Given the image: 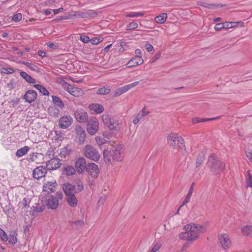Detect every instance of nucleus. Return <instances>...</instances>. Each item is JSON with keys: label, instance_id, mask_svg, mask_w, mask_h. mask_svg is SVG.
<instances>
[{"label": "nucleus", "instance_id": "4c0bfd02", "mask_svg": "<svg viewBox=\"0 0 252 252\" xmlns=\"http://www.w3.org/2000/svg\"><path fill=\"white\" fill-rule=\"evenodd\" d=\"M68 93L74 96L78 97L82 94V90L79 88L73 87Z\"/></svg>", "mask_w": 252, "mask_h": 252}, {"label": "nucleus", "instance_id": "aec40b11", "mask_svg": "<svg viewBox=\"0 0 252 252\" xmlns=\"http://www.w3.org/2000/svg\"><path fill=\"white\" fill-rule=\"evenodd\" d=\"M64 192L65 194H75V193H77V192L76 189V186L73 185L70 183H67L65 188L63 189Z\"/></svg>", "mask_w": 252, "mask_h": 252}, {"label": "nucleus", "instance_id": "4468645a", "mask_svg": "<svg viewBox=\"0 0 252 252\" xmlns=\"http://www.w3.org/2000/svg\"><path fill=\"white\" fill-rule=\"evenodd\" d=\"M86 171L92 178H96L98 175L99 170L97 165L94 163H89L87 164Z\"/></svg>", "mask_w": 252, "mask_h": 252}, {"label": "nucleus", "instance_id": "6ab92c4d", "mask_svg": "<svg viewBox=\"0 0 252 252\" xmlns=\"http://www.w3.org/2000/svg\"><path fill=\"white\" fill-rule=\"evenodd\" d=\"M57 183L56 182H48L43 186V190L48 193L54 192L56 190Z\"/></svg>", "mask_w": 252, "mask_h": 252}, {"label": "nucleus", "instance_id": "37998d69", "mask_svg": "<svg viewBox=\"0 0 252 252\" xmlns=\"http://www.w3.org/2000/svg\"><path fill=\"white\" fill-rule=\"evenodd\" d=\"M204 158H205V155L203 153L200 154L198 155V156L196 159V167H199L201 165V164L202 163L203 161L204 160Z\"/></svg>", "mask_w": 252, "mask_h": 252}, {"label": "nucleus", "instance_id": "8fccbe9b", "mask_svg": "<svg viewBox=\"0 0 252 252\" xmlns=\"http://www.w3.org/2000/svg\"><path fill=\"white\" fill-rule=\"evenodd\" d=\"M8 240L9 243L12 245H14L17 241L16 237L13 234L10 235Z\"/></svg>", "mask_w": 252, "mask_h": 252}, {"label": "nucleus", "instance_id": "e433bc0d", "mask_svg": "<svg viewBox=\"0 0 252 252\" xmlns=\"http://www.w3.org/2000/svg\"><path fill=\"white\" fill-rule=\"evenodd\" d=\"M242 232L245 235L252 237V226L247 225L244 226L242 229Z\"/></svg>", "mask_w": 252, "mask_h": 252}, {"label": "nucleus", "instance_id": "f8f14e48", "mask_svg": "<svg viewBox=\"0 0 252 252\" xmlns=\"http://www.w3.org/2000/svg\"><path fill=\"white\" fill-rule=\"evenodd\" d=\"M47 172V167L44 166H39L33 169L32 171V176L34 179L39 180L45 177Z\"/></svg>", "mask_w": 252, "mask_h": 252}, {"label": "nucleus", "instance_id": "20e7f679", "mask_svg": "<svg viewBox=\"0 0 252 252\" xmlns=\"http://www.w3.org/2000/svg\"><path fill=\"white\" fill-rule=\"evenodd\" d=\"M63 194L62 191H58L55 194L51 195L46 200V205L49 209H56L59 206V201L62 200Z\"/></svg>", "mask_w": 252, "mask_h": 252}, {"label": "nucleus", "instance_id": "1a4fd4ad", "mask_svg": "<svg viewBox=\"0 0 252 252\" xmlns=\"http://www.w3.org/2000/svg\"><path fill=\"white\" fill-rule=\"evenodd\" d=\"M87 166L86 159L83 157L78 158L74 163L76 171L79 174H82L86 170Z\"/></svg>", "mask_w": 252, "mask_h": 252}, {"label": "nucleus", "instance_id": "4be33fe9", "mask_svg": "<svg viewBox=\"0 0 252 252\" xmlns=\"http://www.w3.org/2000/svg\"><path fill=\"white\" fill-rule=\"evenodd\" d=\"M76 171L75 168L72 165H67L63 167V172L67 176L74 175Z\"/></svg>", "mask_w": 252, "mask_h": 252}, {"label": "nucleus", "instance_id": "13d9d810", "mask_svg": "<svg viewBox=\"0 0 252 252\" xmlns=\"http://www.w3.org/2000/svg\"><path fill=\"white\" fill-rule=\"evenodd\" d=\"M95 141L98 145L101 146L105 143L106 140L102 137H96L95 138Z\"/></svg>", "mask_w": 252, "mask_h": 252}, {"label": "nucleus", "instance_id": "c9c22d12", "mask_svg": "<svg viewBox=\"0 0 252 252\" xmlns=\"http://www.w3.org/2000/svg\"><path fill=\"white\" fill-rule=\"evenodd\" d=\"M167 18L166 13H162L155 18V21L159 24H163L165 22Z\"/></svg>", "mask_w": 252, "mask_h": 252}, {"label": "nucleus", "instance_id": "f257e3e1", "mask_svg": "<svg viewBox=\"0 0 252 252\" xmlns=\"http://www.w3.org/2000/svg\"><path fill=\"white\" fill-rule=\"evenodd\" d=\"M183 229L185 231L180 234L179 238L188 241L196 240L199 237L200 233H204L206 231L205 226L195 223L187 224L184 226Z\"/></svg>", "mask_w": 252, "mask_h": 252}, {"label": "nucleus", "instance_id": "774afa93", "mask_svg": "<svg viewBox=\"0 0 252 252\" xmlns=\"http://www.w3.org/2000/svg\"><path fill=\"white\" fill-rule=\"evenodd\" d=\"M160 57V53L159 52L156 53L153 57L151 60V63H153L158 60Z\"/></svg>", "mask_w": 252, "mask_h": 252}, {"label": "nucleus", "instance_id": "dca6fc26", "mask_svg": "<svg viewBox=\"0 0 252 252\" xmlns=\"http://www.w3.org/2000/svg\"><path fill=\"white\" fill-rule=\"evenodd\" d=\"M72 121L73 120L70 116L62 117L59 122V126L61 128H67L71 125Z\"/></svg>", "mask_w": 252, "mask_h": 252}, {"label": "nucleus", "instance_id": "09e8293b", "mask_svg": "<svg viewBox=\"0 0 252 252\" xmlns=\"http://www.w3.org/2000/svg\"><path fill=\"white\" fill-rule=\"evenodd\" d=\"M0 237L2 241L6 242L8 240V237L6 233L1 228H0Z\"/></svg>", "mask_w": 252, "mask_h": 252}, {"label": "nucleus", "instance_id": "680f3d73", "mask_svg": "<svg viewBox=\"0 0 252 252\" xmlns=\"http://www.w3.org/2000/svg\"><path fill=\"white\" fill-rule=\"evenodd\" d=\"M149 113V111H147L145 110V108H143L141 112H140L138 114V116L140 117L141 118L147 116Z\"/></svg>", "mask_w": 252, "mask_h": 252}, {"label": "nucleus", "instance_id": "3c124183", "mask_svg": "<svg viewBox=\"0 0 252 252\" xmlns=\"http://www.w3.org/2000/svg\"><path fill=\"white\" fill-rule=\"evenodd\" d=\"M102 41V38L101 37H94L90 39V42L94 45H96L100 43Z\"/></svg>", "mask_w": 252, "mask_h": 252}, {"label": "nucleus", "instance_id": "b1692460", "mask_svg": "<svg viewBox=\"0 0 252 252\" xmlns=\"http://www.w3.org/2000/svg\"><path fill=\"white\" fill-rule=\"evenodd\" d=\"M90 109L94 111L96 114H100L104 110L103 106L99 104H92L89 106Z\"/></svg>", "mask_w": 252, "mask_h": 252}, {"label": "nucleus", "instance_id": "0e129e2a", "mask_svg": "<svg viewBox=\"0 0 252 252\" xmlns=\"http://www.w3.org/2000/svg\"><path fill=\"white\" fill-rule=\"evenodd\" d=\"M123 94L120 88H119L118 89H117L114 92V94L113 95V96L114 97H117V96H120V95Z\"/></svg>", "mask_w": 252, "mask_h": 252}, {"label": "nucleus", "instance_id": "c756f323", "mask_svg": "<svg viewBox=\"0 0 252 252\" xmlns=\"http://www.w3.org/2000/svg\"><path fill=\"white\" fill-rule=\"evenodd\" d=\"M139 84V81H136L135 82H133L132 83L125 85L124 86H123L122 87H120V89L123 93V94H124L126 92L131 88L134 87L135 86L138 85Z\"/></svg>", "mask_w": 252, "mask_h": 252}, {"label": "nucleus", "instance_id": "a18cd8bd", "mask_svg": "<svg viewBox=\"0 0 252 252\" xmlns=\"http://www.w3.org/2000/svg\"><path fill=\"white\" fill-rule=\"evenodd\" d=\"M216 118H210V119H199L198 118H194L192 119V122L193 124H197L201 122H205L207 121L213 120Z\"/></svg>", "mask_w": 252, "mask_h": 252}, {"label": "nucleus", "instance_id": "de8ad7c7", "mask_svg": "<svg viewBox=\"0 0 252 252\" xmlns=\"http://www.w3.org/2000/svg\"><path fill=\"white\" fill-rule=\"evenodd\" d=\"M138 27V24L136 22H131L128 24L127 26L126 30L127 31H130L132 30H134Z\"/></svg>", "mask_w": 252, "mask_h": 252}, {"label": "nucleus", "instance_id": "bf43d9fd", "mask_svg": "<svg viewBox=\"0 0 252 252\" xmlns=\"http://www.w3.org/2000/svg\"><path fill=\"white\" fill-rule=\"evenodd\" d=\"M80 39L81 41L85 43H88L90 40V37L88 36L85 35H81L80 36Z\"/></svg>", "mask_w": 252, "mask_h": 252}, {"label": "nucleus", "instance_id": "7ed1b4c3", "mask_svg": "<svg viewBox=\"0 0 252 252\" xmlns=\"http://www.w3.org/2000/svg\"><path fill=\"white\" fill-rule=\"evenodd\" d=\"M121 148L120 146L116 147L111 150L105 149L103 151L104 159L106 162H110L111 160L117 161L122 160Z\"/></svg>", "mask_w": 252, "mask_h": 252}, {"label": "nucleus", "instance_id": "5fc2aeb1", "mask_svg": "<svg viewBox=\"0 0 252 252\" xmlns=\"http://www.w3.org/2000/svg\"><path fill=\"white\" fill-rule=\"evenodd\" d=\"M56 135L54 136L55 139L58 141H61L63 139V135L61 132L57 130L55 131Z\"/></svg>", "mask_w": 252, "mask_h": 252}, {"label": "nucleus", "instance_id": "6e6552de", "mask_svg": "<svg viewBox=\"0 0 252 252\" xmlns=\"http://www.w3.org/2000/svg\"><path fill=\"white\" fill-rule=\"evenodd\" d=\"M102 120L105 126L111 130L115 129L119 125L118 121L111 118L107 114H104L102 115Z\"/></svg>", "mask_w": 252, "mask_h": 252}, {"label": "nucleus", "instance_id": "49530a36", "mask_svg": "<svg viewBox=\"0 0 252 252\" xmlns=\"http://www.w3.org/2000/svg\"><path fill=\"white\" fill-rule=\"evenodd\" d=\"M75 186H76V189L77 193L81 192L83 189V183L80 180L76 182V184Z\"/></svg>", "mask_w": 252, "mask_h": 252}, {"label": "nucleus", "instance_id": "473e14b6", "mask_svg": "<svg viewBox=\"0 0 252 252\" xmlns=\"http://www.w3.org/2000/svg\"><path fill=\"white\" fill-rule=\"evenodd\" d=\"M111 91L110 87L109 86H105L102 88H99L96 94L100 95H106L110 93Z\"/></svg>", "mask_w": 252, "mask_h": 252}, {"label": "nucleus", "instance_id": "a19ab883", "mask_svg": "<svg viewBox=\"0 0 252 252\" xmlns=\"http://www.w3.org/2000/svg\"><path fill=\"white\" fill-rule=\"evenodd\" d=\"M144 14L143 12H130L126 15V17H142Z\"/></svg>", "mask_w": 252, "mask_h": 252}, {"label": "nucleus", "instance_id": "58836bf2", "mask_svg": "<svg viewBox=\"0 0 252 252\" xmlns=\"http://www.w3.org/2000/svg\"><path fill=\"white\" fill-rule=\"evenodd\" d=\"M70 152L71 150L70 149L66 147H64L61 149L59 155L62 158H65L66 156L70 154Z\"/></svg>", "mask_w": 252, "mask_h": 252}, {"label": "nucleus", "instance_id": "7c9ffc66", "mask_svg": "<svg viewBox=\"0 0 252 252\" xmlns=\"http://www.w3.org/2000/svg\"><path fill=\"white\" fill-rule=\"evenodd\" d=\"M20 63L21 64H24L26 66H27L31 70L34 71L36 72H39L40 71V68L36 65L32 64L29 62L25 61H21Z\"/></svg>", "mask_w": 252, "mask_h": 252}, {"label": "nucleus", "instance_id": "f704fd0d", "mask_svg": "<svg viewBox=\"0 0 252 252\" xmlns=\"http://www.w3.org/2000/svg\"><path fill=\"white\" fill-rule=\"evenodd\" d=\"M34 87L38 90L40 93L43 94L44 95H49V92L43 86L40 84H36L33 85Z\"/></svg>", "mask_w": 252, "mask_h": 252}, {"label": "nucleus", "instance_id": "c85d7f7f", "mask_svg": "<svg viewBox=\"0 0 252 252\" xmlns=\"http://www.w3.org/2000/svg\"><path fill=\"white\" fill-rule=\"evenodd\" d=\"M52 97V101L56 106H58L61 109L64 107V103L60 98L55 95H53Z\"/></svg>", "mask_w": 252, "mask_h": 252}, {"label": "nucleus", "instance_id": "c03bdc74", "mask_svg": "<svg viewBox=\"0 0 252 252\" xmlns=\"http://www.w3.org/2000/svg\"><path fill=\"white\" fill-rule=\"evenodd\" d=\"M247 174L248 175L246 179L247 187H252V177L249 170L247 171Z\"/></svg>", "mask_w": 252, "mask_h": 252}, {"label": "nucleus", "instance_id": "e2e57ef3", "mask_svg": "<svg viewBox=\"0 0 252 252\" xmlns=\"http://www.w3.org/2000/svg\"><path fill=\"white\" fill-rule=\"evenodd\" d=\"M201 4H200V5L203 7H205L206 8H213L215 6V5L213 4H210V3H208L204 2H201Z\"/></svg>", "mask_w": 252, "mask_h": 252}, {"label": "nucleus", "instance_id": "864d4df0", "mask_svg": "<svg viewBox=\"0 0 252 252\" xmlns=\"http://www.w3.org/2000/svg\"><path fill=\"white\" fill-rule=\"evenodd\" d=\"M14 72L12 68L4 67L2 69L1 73L4 74H12Z\"/></svg>", "mask_w": 252, "mask_h": 252}, {"label": "nucleus", "instance_id": "f03ea898", "mask_svg": "<svg viewBox=\"0 0 252 252\" xmlns=\"http://www.w3.org/2000/svg\"><path fill=\"white\" fill-rule=\"evenodd\" d=\"M207 165L214 175L222 172L225 168V164L221 162L216 155L214 154L209 157Z\"/></svg>", "mask_w": 252, "mask_h": 252}, {"label": "nucleus", "instance_id": "cd10ccee", "mask_svg": "<svg viewBox=\"0 0 252 252\" xmlns=\"http://www.w3.org/2000/svg\"><path fill=\"white\" fill-rule=\"evenodd\" d=\"M21 76L27 82L34 84L36 82L35 79L32 78L30 75L28 74L26 72L21 71L20 72Z\"/></svg>", "mask_w": 252, "mask_h": 252}, {"label": "nucleus", "instance_id": "ddd939ff", "mask_svg": "<svg viewBox=\"0 0 252 252\" xmlns=\"http://www.w3.org/2000/svg\"><path fill=\"white\" fill-rule=\"evenodd\" d=\"M46 165L48 170H54L59 168L61 166L62 163L59 158L54 157L47 161Z\"/></svg>", "mask_w": 252, "mask_h": 252}, {"label": "nucleus", "instance_id": "39448f33", "mask_svg": "<svg viewBox=\"0 0 252 252\" xmlns=\"http://www.w3.org/2000/svg\"><path fill=\"white\" fill-rule=\"evenodd\" d=\"M84 156L88 158L96 161L100 158V155L97 150L91 145H87L83 150Z\"/></svg>", "mask_w": 252, "mask_h": 252}, {"label": "nucleus", "instance_id": "412c9836", "mask_svg": "<svg viewBox=\"0 0 252 252\" xmlns=\"http://www.w3.org/2000/svg\"><path fill=\"white\" fill-rule=\"evenodd\" d=\"M66 195V201L68 204L72 207H75L77 206L78 200L75 194H65Z\"/></svg>", "mask_w": 252, "mask_h": 252}, {"label": "nucleus", "instance_id": "423d86ee", "mask_svg": "<svg viewBox=\"0 0 252 252\" xmlns=\"http://www.w3.org/2000/svg\"><path fill=\"white\" fill-rule=\"evenodd\" d=\"M168 143L175 148H183L184 146V139L176 133H171L167 136Z\"/></svg>", "mask_w": 252, "mask_h": 252}, {"label": "nucleus", "instance_id": "a878e982", "mask_svg": "<svg viewBox=\"0 0 252 252\" xmlns=\"http://www.w3.org/2000/svg\"><path fill=\"white\" fill-rule=\"evenodd\" d=\"M223 29L226 30L229 29L231 28L235 27L237 25L242 26L244 24L243 22L239 21L237 22H224L222 23Z\"/></svg>", "mask_w": 252, "mask_h": 252}, {"label": "nucleus", "instance_id": "4d7b16f0", "mask_svg": "<svg viewBox=\"0 0 252 252\" xmlns=\"http://www.w3.org/2000/svg\"><path fill=\"white\" fill-rule=\"evenodd\" d=\"M15 83L14 81V79H11L9 82L7 83V88L9 90H11L13 89H14L15 87Z\"/></svg>", "mask_w": 252, "mask_h": 252}, {"label": "nucleus", "instance_id": "2f4dec72", "mask_svg": "<svg viewBox=\"0 0 252 252\" xmlns=\"http://www.w3.org/2000/svg\"><path fill=\"white\" fill-rule=\"evenodd\" d=\"M194 183H193L191 184V186L190 187L189 192H188L186 198L184 200L182 206L187 204V203L189 202V201H190V197L192 194V192H193V190L194 189Z\"/></svg>", "mask_w": 252, "mask_h": 252}, {"label": "nucleus", "instance_id": "79ce46f5", "mask_svg": "<svg viewBox=\"0 0 252 252\" xmlns=\"http://www.w3.org/2000/svg\"><path fill=\"white\" fill-rule=\"evenodd\" d=\"M37 155L38 153H32L29 154L26 158L27 161L30 163L35 161L37 158Z\"/></svg>", "mask_w": 252, "mask_h": 252}, {"label": "nucleus", "instance_id": "5701e85b", "mask_svg": "<svg viewBox=\"0 0 252 252\" xmlns=\"http://www.w3.org/2000/svg\"><path fill=\"white\" fill-rule=\"evenodd\" d=\"M77 136L80 142H83L86 139V133L81 126L76 127Z\"/></svg>", "mask_w": 252, "mask_h": 252}, {"label": "nucleus", "instance_id": "393cba45", "mask_svg": "<svg viewBox=\"0 0 252 252\" xmlns=\"http://www.w3.org/2000/svg\"><path fill=\"white\" fill-rule=\"evenodd\" d=\"M30 150V148L29 146H25L24 147L17 150L16 152V156L18 158H21L26 155Z\"/></svg>", "mask_w": 252, "mask_h": 252}, {"label": "nucleus", "instance_id": "0eeeda50", "mask_svg": "<svg viewBox=\"0 0 252 252\" xmlns=\"http://www.w3.org/2000/svg\"><path fill=\"white\" fill-rule=\"evenodd\" d=\"M87 130L91 135L95 134L98 130V122L94 117H91L87 123Z\"/></svg>", "mask_w": 252, "mask_h": 252}, {"label": "nucleus", "instance_id": "ea45409f", "mask_svg": "<svg viewBox=\"0 0 252 252\" xmlns=\"http://www.w3.org/2000/svg\"><path fill=\"white\" fill-rule=\"evenodd\" d=\"M49 113L53 117L58 118L60 116V110L56 108H50L49 109Z\"/></svg>", "mask_w": 252, "mask_h": 252}, {"label": "nucleus", "instance_id": "69168bd1", "mask_svg": "<svg viewBox=\"0 0 252 252\" xmlns=\"http://www.w3.org/2000/svg\"><path fill=\"white\" fill-rule=\"evenodd\" d=\"M145 47L148 52H151L154 50L153 46L149 43H146L145 45Z\"/></svg>", "mask_w": 252, "mask_h": 252}, {"label": "nucleus", "instance_id": "9b49d317", "mask_svg": "<svg viewBox=\"0 0 252 252\" xmlns=\"http://www.w3.org/2000/svg\"><path fill=\"white\" fill-rule=\"evenodd\" d=\"M97 13L93 10L76 11L73 16L77 18H89L94 17L97 15Z\"/></svg>", "mask_w": 252, "mask_h": 252}, {"label": "nucleus", "instance_id": "603ef678", "mask_svg": "<svg viewBox=\"0 0 252 252\" xmlns=\"http://www.w3.org/2000/svg\"><path fill=\"white\" fill-rule=\"evenodd\" d=\"M45 209V206L43 205L37 204L36 207H35L33 211L36 213L42 212L44 211Z\"/></svg>", "mask_w": 252, "mask_h": 252}, {"label": "nucleus", "instance_id": "2eb2a0df", "mask_svg": "<svg viewBox=\"0 0 252 252\" xmlns=\"http://www.w3.org/2000/svg\"><path fill=\"white\" fill-rule=\"evenodd\" d=\"M220 243L224 250H227L231 246V242L227 234H220L219 236Z\"/></svg>", "mask_w": 252, "mask_h": 252}, {"label": "nucleus", "instance_id": "f3484780", "mask_svg": "<svg viewBox=\"0 0 252 252\" xmlns=\"http://www.w3.org/2000/svg\"><path fill=\"white\" fill-rule=\"evenodd\" d=\"M144 62L143 59L141 56L137 55L130 59L126 64V66L128 68L135 67L138 65L142 64Z\"/></svg>", "mask_w": 252, "mask_h": 252}, {"label": "nucleus", "instance_id": "052dcab7", "mask_svg": "<svg viewBox=\"0 0 252 252\" xmlns=\"http://www.w3.org/2000/svg\"><path fill=\"white\" fill-rule=\"evenodd\" d=\"M63 88L68 92L72 88L73 86L68 84L67 82H63Z\"/></svg>", "mask_w": 252, "mask_h": 252}, {"label": "nucleus", "instance_id": "6e6d98bb", "mask_svg": "<svg viewBox=\"0 0 252 252\" xmlns=\"http://www.w3.org/2000/svg\"><path fill=\"white\" fill-rule=\"evenodd\" d=\"M22 18L21 13H18L13 16L12 20L15 22H19Z\"/></svg>", "mask_w": 252, "mask_h": 252}, {"label": "nucleus", "instance_id": "bb28decb", "mask_svg": "<svg viewBox=\"0 0 252 252\" xmlns=\"http://www.w3.org/2000/svg\"><path fill=\"white\" fill-rule=\"evenodd\" d=\"M72 228L75 229H80L85 224L83 220H78L70 222Z\"/></svg>", "mask_w": 252, "mask_h": 252}, {"label": "nucleus", "instance_id": "9d476101", "mask_svg": "<svg viewBox=\"0 0 252 252\" xmlns=\"http://www.w3.org/2000/svg\"><path fill=\"white\" fill-rule=\"evenodd\" d=\"M74 115L76 121L80 123H86L89 119L88 113L83 109H77L74 112Z\"/></svg>", "mask_w": 252, "mask_h": 252}, {"label": "nucleus", "instance_id": "a211bd4d", "mask_svg": "<svg viewBox=\"0 0 252 252\" xmlns=\"http://www.w3.org/2000/svg\"><path fill=\"white\" fill-rule=\"evenodd\" d=\"M37 97V93L36 91L33 90H30L26 92L24 95L23 98L26 102L31 103L34 101Z\"/></svg>", "mask_w": 252, "mask_h": 252}, {"label": "nucleus", "instance_id": "72a5a7b5", "mask_svg": "<svg viewBox=\"0 0 252 252\" xmlns=\"http://www.w3.org/2000/svg\"><path fill=\"white\" fill-rule=\"evenodd\" d=\"M30 201L28 197H24L23 199L19 203V206L22 209L27 208L29 207Z\"/></svg>", "mask_w": 252, "mask_h": 252}, {"label": "nucleus", "instance_id": "338daca9", "mask_svg": "<svg viewBox=\"0 0 252 252\" xmlns=\"http://www.w3.org/2000/svg\"><path fill=\"white\" fill-rule=\"evenodd\" d=\"M161 245L157 243L153 248V249L149 252H156L160 248Z\"/></svg>", "mask_w": 252, "mask_h": 252}]
</instances>
